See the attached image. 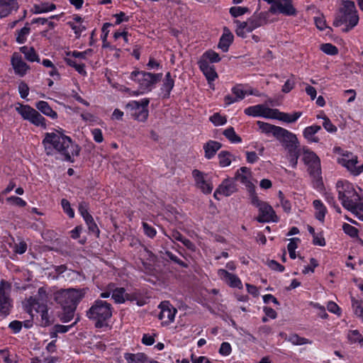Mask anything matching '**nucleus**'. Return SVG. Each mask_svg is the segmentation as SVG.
Listing matches in <instances>:
<instances>
[{
    "instance_id": "nucleus-34",
    "label": "nucleus",
    "mask_w": 363,
    "mask_h": 363,
    "mask_svg": "<svg viewBox=\"0 0 363 363\" xmlns=\"http://www.w3.org/2000/svg\"><path fill=\"white\" fill-rule=\"evenodd\" d=\"M301 155L300 146L286 150V157L292 168L297 167L298 160Z\"/></svg>"
},
{
    "instance_id": "nucleus-64",
    "label": "nucleus",
    "mask_w": 363,
    "mask_h": 363,
    "mask_svg": "<svg viewBox=\"0 0 363 363\" xmlns=\"http://www.w3.org/2000/svg\"><path fill=\"white\" fill-rule=\"evenodd\" d=\"M67 24L74 30L77 38H79L81 33L86 29V27L81 23L79 25H76L74 22L69 21Z\"/></svg>"
},
{
    "instance_id": "nucleus-63",
    "label": "nucleus",
    "mask_w": 363,
    "mask_h": 363,
    "mask_svg": "<svg viewBox=\"0 0 363 363\" xmlns=\"http://www.w3.org/2000/svg\"><path fill=\"white\" fill-rule=\"evenodd\" d=\"M6 201L11 204L24 207L26 206V202L20 197L11 196L6 199Z\"/></svg>"
},
{
    "instance_id": "nucleus-6",
    "label": "nucleus",
    "mask_w": 363,
    "mask_h": 363,
    "mask_svg": "<svg viewBox=\"0 0 363 363\" xmlns=\"http://www.w3.org/2000/svg\"><path fill=\"white\" fill-rule=\"evenodd\" d=\"M250 203L254 206L257 207L259 211V214L255 218L259 223H277L279 218L273 208L267 202L261 201L255 191H252L250 197Z\"/></svg>"
},
{
    "instance_id": "nucleus-43",
    "label": "nucleus",
    "mask_w": 363,
    "mask_h": 363,
    "mask_svg": "<svg viewBox=\"0 0 363 363\" xmlns=\"http://www.w3.org/2000/svg\"><path fill=\"white\" fill-rule=\"evenodd\" d=\"M203 59L206 62H210L211 63H216L221 60L219 55L212 50H207L202 55L200 60Z\"/></svg>"
},
{
    "instance_id": "nucleus-54",
    "label": "nucleus",
    "mask_w": 363,
    "mask_h": 363,
    "mask_svg": "<svg viewBox=\"0 0 363 363\" xmlns=\"http://www.w3.org/2000/svg\"><path fill=\"white\" fill-rule=\"evenodd\" d=\"M210 121L216 126L224 125L227 122L226 118L218 113H216L211 116L210 117Z\"/></svg>"
},
{
    "instance_id": "nucleus-53",
    "label": "nucleus",
    "mask_w": 363,
    "mask_h": 363,
    "mask_svg": "<svg viewBox=\"0 0 363 363\" xmlns=\"http://www.w3.org/2000/svg\"><path fill=\"white\" fill-rule=\"evenodd\" d=\"M309 305L312 306L313 308L317 310L318 315L321 318H327L328 315L325 311V308L323 306H321L318 303L311 301Z\"/></svg>"
},
{
    "instance_id": "nucleus-40",
    "label": "nucleus",
    "mask_w": 363,
    "mask_h": 363,
    "mask_svg": "<svg viewBox=\"0 0 363 363\" xmlns=\"http://www.w3.org/2000/svg\"><path fill=\"white\" fill-rule=\"evenodd\" d=\"M63 308V313L60 316V320L64 323L69 322L74 315L76 308L73 306H62Z\"/></svg>"
},
{
    "instance_id": "nucleus-7",
    "label": "nucleus",
    "mask_w": 363,
    "mask_h": 363,
    "mask_svg": "<svg viewBox=\"0 0 363 363\" xmlns=\"http://www.w3.org/2000/svg\"><path fill=\"white\" fill-rule=\"evenodd\" d=\"M234 23L235 24V33L238 36L244 38L248 33L265 24L266 20L264 14L261 13L252 16L246 21L241 22L235 20Z\"/></svg>"
},
{
    "instance_id": "nucleus-4",
    "label": "nucleus",
    "mask_w": 363,
    "mask_h": 363,
    "mask_svg": "<svg viewBox=\"0 0 363 363\" xmlns=\"http://www.w3.org/2000/svg\"><path fill=\"white\" fill-rule=\"evenodd\" d=\"M302 151V160L308 167V172L313 178L314 185L317 188L321 187L323 186V180L320 158L314 152L311 151L306 147H303Z\"/></svg>"
},
{
    "instance_id": "nucleus-42",
    "label": "nucleus",
    "mask_w": 363,
    "mask_h": 363,
    "mask_svg": "<svg viewBox=\"0 0 363 363\" xmlns=\"http://www.w3.org/2000/svg\"><path fill=\"white\" fill-rule=\"evenodd\" d=\"M352 213H353L357 218L363 220V201H357L353 206L348 209Z\"/></svg>"
},
{
    "instance_id": "nucleus-37",
    "label": "nucleus",
    "mask_w": 363,
    "mask_h": 363,
    "mask_svg": "<svg viewBox=\"0 0 363 363\" xmlns=\"http://www.w3.org/2000/svg\"><path fill=\"white\" fill-rule=\"evenodd\" d=\"M124 358L128 363H146L147 361V356L144 353H125Z\"/></svg>"
},
{
    "instance_id": "nucleus-15",
    "label": "nucleus",
    "mask_w": 363,
    "mask_h": 363,
    "mask_svg": "<svg viewBox=\"0 0 363 363\" xmlns=\"http://www.w3.org/2000/svg\"><path fill=\"white\" fill-rule=\"evenodd\" d=\"M192 176L195 181L196 186L199 189L203 194L211 193L213 186L212 183L207 179V175L203 172L194 169L192 171Z\"/></svg>"
},
{
    "instance_id": "nucleus-33",
    "label": "nucleus",
    "mask_w": 363,
    "mask_h": 363,
    "mask_svg": "<svg viewBox=\"0 0 363 363\" xmlns=\"http://www.w3.org/2000/svg\"><path fill=\"white\" fill-rule=\"evenodd\" d=\"M233 34L227 30V32H224L221 35L218 48L220 49L223 52H225L228 50L230 45L233 43Z\"/></svg>"
},
{
    "instance_id": "nucleus-16",
    "label": "nucleus",
    "mask_w": 363,
    "mask_h": 363,
    "mask_svg": "<svg viewBox=\"0 0 363 363\" xmlns=\"http://www.w3.org/2000/svg\"><path fill=\"white\" fill-rule=\"evenodd\" d=\"M27 311L33 316V311H35L37 313H40L43 320H48V313L47 308V303L39 300L36 298L30 297L27 300Z\"/></svg>"
},
{
    "instance_id": "nucleus-46",
    "label": "nucleus",
    "mask_w": 363,
    "mask_h": 363,
    "mask_svg": "<svg viewBox=\"0 0 363 363\" xmlns=\"http://www.w3.org/2000/svg\"><path fill=\"white\" fill-rule=\"evenodd\" d=\"M65 62L68 65L74 67L80 74L84 76L86 75L84 64H79L75 60L71 58H66Z\"/></svg>"
},
{
    "instance_id": "nucleus-31",
    "label": "nucleus",
    "mask_w": 363,
    "mask_h": 363,
    "mask_svg": "<svg viewBox=\"0 0 363 363\" xmlns=\"http://www.w3.org/2000/svg\"><path fill=\"white\" fill-rule=\"evenodd\" d=\"M174 86V79L172 77L170 72H167L163 80L161 87V91L164 98H168L170 95L171 91Z\"/></svg>"
},
{
    "instance_id": "nucleus-20",
    "label": "nucleus",
    "mask_w": 363,
    "mask_h": 363,
    "mask_svg": "<svg viewBox=\"0 0 363 363\" xmlns=\"http://www.w3.org/2000/svg\"><path fill=\"white\" fill-rule=\"evenodd\" d=\"M218 275L221 280L233 288L242 289V284L240 278L232 273L228 272L224 269L218 270Z\"/></svg>"
},
{
    "instance_id": "nucleus-38",
    "label": "nucleus",
    "mask_w": 363,
    "mask_h": 363,
    "mask_svg": "<svg viewBox=\"0 0 363 363\" xmlns=\"http://www.w3.org/2000/svg\"><path fill=\"white\" fill-rule=\"evenodd\" d=\"M30 33V28L28 23H26L23 28L16 30V40L18 44H23L26 42L27 38Z\"/></svg>"
},
{
    "instance_id": "nucleus-41",
    "label": "nucleus",
    "mask_w": 363,
    "mask_h": 363,
    "mask_svg": "<svg viewBox=\"0 0 363 363\" xmlns=\"http://www.w3.org/2000/svg\"><path fill=\"white\" fill-rule=\"evenodd\" d=\"M223 135L232 143H240L242 141L241 138L236 134L233 127H229L225 129L223 132Z\"/></svg>"
},
{
    "instance_id": "nucleus-52",
    "label": "nucleus",
    "mask_w": 363,
    "mask_h": 363,
    "mask_svg": "<svg viewBox=\"0 0 363 363\" xmlns=\"http://www.w3.org/2000/svg\"><path fill=\"white\" fill-rule=\"evenodd\" d=\"M317 117L318 118L323 119V126L327 131L330 133H335L337 131V128L332 123L330 120L325 115H318Z\"/></svg>"
},
{
    "instance_id": "nucleus-26",
    "label": "nucleus",
    "mask_w": 363,
    "mask_h": 363,
    "mask_svg": "<svg viewBox=\"0 0 363 363\" xmlns=\"http://www.w3.org/2000/svg\"><path fill=\"white\" fill-rule=\"evenodd\" d=\"M17 9L16 0H0V18L6 17L13 10Z\"/></svg>"
},
{
    "instance_id": "nucleus-61",
    "label": "nucleus",
    "mask_w": 363,
    "mask_h": 363,
    "mask_svg": "<svg viewBox=\"0 0 363 363\" xmlns=\"http://www.w3.org/2000/svg\"><path fill=\"white\" fill-rule=\"evenodd\" d=\"M142 225L144 230V233L147 237L150 238H153L155 237L157 231L154 227H152L151 225L148 224L146 222H143Z\"/></svg>"
},
{
    "instance_id": "nucleus-51",
    "label": "nucleus",
    "mask_w": 363,
    "mask_h": 363,
    "mask_svg": "<svg viewBox=\"0 0 363 363\" xmlns=\"http://www.w3.org/2000/svg\"><path fill=\"white\" fill-rule=\"evenodd\" d=\"M78 320H79V318H77L76 319V320L72 325H55L54 327L55 332L51 334V337H56L57 333H67L74 325H75L78 322Z\"/></svg>"
},
{
    "instance_id": "nucleus-44",
    "label": "nucleus",
    "mask_w": 363,
    "mask_h": 363,
    "mask_svg": "<svg viewBox=\"0 0 363 363\" xmlns=\"http://www.w3.org/2000/svg\"><path fill=\"white\" fill-rule=\"evenodd\" d=\"M35 13H42L52 11L56 9V6L54 4L50 3H42L34 6Z\"/></svg>"
},
{
    "instance_id": "nucleus-49",
    "label": "nucleus",
    "mask_w": 363,
    "mask_h": 363,
    "mask_svg": "<svg viewBox=\"0 0 363 363\" xmlns=\"http://www.w3.org/2000/svg\"><path fill=\"white\" fill-rule=\"evenodd\" d=\"M143 256L147 258L150 263L143 262V264L147 270L150 272L152 269V265L151 263H154L156 261V256L150 250L145 249L144 251Z\"/></svg>"
},
{
    "instance_id": "nucleus-29",
    "label": "nucleus",
    "mask_w": 363,
    "mask_h": 363,
    "mask_svg": "<svg viewBox=\"0 0 363 363\" xmlns=\"http://www.w3.org/2000/svg\"><path fill=\"white\" fill-rule=\"evenodd\" d=\"M35 107L43 114L52 119H56L57 118V112L50 107L47 101H40L35 104Z\"/></svg>"
},
{
    "instance_id": "nucleus-22",
    "label": "nucleus",
    "mask_w": 363,
    "mask_h": 363,
    "mask_svg": "<svg viewBox=\"0 0 363 363\" xmlns=\"http://www.w3.org/2000/svg\"><path fill=\"white\" fill-rule=\"evenodd\" d=\"M11 65L16 74L23 77L30 69V67L23 60L18 53H13L11 57Z\"/></svg>"
},
{
    "instance_id": "nucleus-62",
    "label": "nucleus",
    "mask_w": 363,
    "mask_h": 363,
    "mask_svg": "<svg viewBox=\"0 0 363 363\" xmlns=\"http://www.w3.org/2000/svg\"><path fill=\"white\" fill-rule=\"evenodd\" d=\"M93 54L92 49H87L83 52L73 51L71 53H68V55H71L75 58L86 59L87 56H91Z\"/></svg>"
},
{
    "instance_id": "nucleus-17",
    "label": "nucleus",
    "mask_w": 363,
    "mask_h": 363,
    "mask_svg": "<svg viewBox=\"0 0 363 363\" xmlns=\"http://www.w3.org/2000/svg\"><path fill=\"white\" fill-rule=\"evenodd\" d=\"M277 139L286 150L300 146L296 135L285 128L282 129L279 136L277 137Z\"/></svg>"
},
{
    "instance_id": "nucleus-56",
    "label": "nucleus",
    "mask_w": 363,
    "mask_h": 363,
    "mask_svg": "<svg viewBox=\"0 0 363 363\" xmlns=\"http://www.w3.org/2000/svg\"><path fill=\"white\" fill-rule=\"evenodd\" d=\"M320 50L327 55H335L337 54L338 49L330 43H325L321 45Z\"/></svg>"
},
{
    "instance_id": "nucleus-39",
    "label": "nucleus",
    "mask_w": 363,
    "mask_h": 363,
    "mask_svg": "<svg viewBox=\"0 0 363 363\" xmlns=\"http://www.w3.org/2000/svg\"><path fill=\"white\" fill-rule=\"evenodd\" d=\"M285 340L291 342L294 345H303L312 343L310 340L300 337L296 333L290 335L288 337H286Z\"/></svg>"
},
{
    "instance_id": "nucleus-25",
    "label": "nucleus",
    "mask_w": 363,
    "mask_h": 363,
    "mask_svg": "<svg viewBox=\"0 0 363 363\" xmlns=\"http://www.w3.org/2000/svg\"><path fill=\"white\" fill-rule=\"evenodd\" d=\"M257 124L262 133L266 135L272 134L276 138L277 136H279V133L283 129V128L280 126H277L260 121H258Z\"/></svg>"
},
{
    "instance_id": "nucleus-58",
    "label": "nucleus",
    "mask_w": 363,
    "mask_h": 363,
    "mask_svg": "<svg viewBox=\"0 0 363 363\" xmlns=\"http://www.w3.org/2000/svg\"><path fill=\"white\" fill-rule=\"evenodd\" d=\"M248 11L249 9L247 7L233 6L230 9V13L235 18L242 16Z\"/></svg>"
},
{
    "instance_id": "nucleus-12",
    "label": "nucleus",
    "mask_w": 363,
    "mask_h": 363,
    "mask_svg": "<svg viewBox=\"0 0 363 363\" xmlns=\"http://www.w3.org/2000/svg\"><path fill=\"white\" fill-rule=\"evenodd\" d=\"M11 285L2 280L0 283V315L6 317L10 313L12 301L10 298Z\"/></svg>"
},
{
    "instance_id": "nucleus-35",
    "label": "nucleus",
    "mask_w": 363,
    "mask_h": 363,
    "mask_svg": "<svg viewBox=\"0 0 363 363\" xmlns=\"http://www.w3.org/2000/svg\"><path fill=\"white\" fill-rule=\"evenodd\" d=\"M313 207L315 210V216L320 222H323L325 214L327 213L326 207L320 200H314L313 202Z\"/></svg>"
},
{
    "instance_id": "nucleus-27",
    "label": "nucleus",
    "mask_w": 363,
    "mask_h": 363,
    "mask_svg": "<svg viewBox=\"0 0 363 363\" xmlns=\"http://www.w3.org/2000/svg\"><path fill=\"white\" fill-rule=\"evenodd\" d=\"M274 111L276 112L274 113L275 117H272V119H278L279 121L288 123H292L296 122L302 115L301 112H294L292 114L280 112L278 109H274Z\"/></svg>"
},
{
    "instance_id": "nucleus-48",
    "label": "nucleus",
    "mask_w": 363,
    "mask_h": 363,
    "mask_svg": "<svg viewBox=\"0 0 363 363\" xmlns=\"http://www.w3.org/2000/svg\"><path fill=\"white\" fill-rule=\"evenodd\" d=\"M220 167H228L231 164V155L229 152L221 151L218 155Z\"/></svg>"
},
{
    "instance_id": "nucleus-21",
    "label": "nucleus",
    "mask_w": 363,
    "mask_h": 363,
    "mask_svg": "<svg viewBox=\"0 0 363 363\" xmlns=\"http://www.w3.org/2000/svg\"><path fill=\"white\" fill-rule=\"evenodd\" d=\"M111 297L116 303H123L126 301H133L137 300L135 293H126L124 288H116L112 291Z\"/></svg>"
},
{
    "instance_id": "nucleus-30",
    "label": "nucleus",
    "mask_w": 363,
    "mask_h": 363,
    "mask_svg": "<svg viewBox=\"0 0 363 363\" xmlns=\"http://www.w3.org/2000/svg\"><path fill=\"white\" fill-rule=\"evenodd\" d=\"M320 129L321 127L318 125L308 126L303 130V135L309 143H318L319 141V138L315 136V134Z\"/></svg>"
},
{
    "instance_id": "nucleus-59",
    "label": "nucleus",
    "mask_w": 363,
    "mask_h": 363,
    "mask_svg": "<svg viewBox=\"0 0 363 363\" xmlns=\"http://www.w3.org/2000/svg\"><path fill=\"white\" fill-rule=\"evenodd\" d=\"M79 212L84 219L91 216L89 213V203L86 201H81L78 207Z\"/></svg>"
},
{
    "instance_id": "nucleus-5",
    "label": "nucleus",
    "mask_w": 363,
    "mask_h": 363,
    "mask_svg": "<svg viewBox=\"0 0 363 363\" xmlns=\"http://www.w3.org/2000/svg\"><path fill=\"white\" fill-rule=\"evenodd\" d=\"M336 189L338 199L347 210L352 207L357 201L361 200V196L356 191L354 185L346 180L338 181L336 184Z\"/></svg>"
},
{
    "instance_id": "nucleus-2",
    "label": "nucleus",
    "mask_w": 363,
    "mask_h": 363,
    "mask_svg": "<svg viewBox=\"0 0 363 363\" xmlns=\"http://www.w3.org/2000/svg\"><path fill=\"white\" fill-rule=\"evenodd\" d=\"M359 22V16L354 4V2L350 0H342L333 22V26L338 27L342 25L345 26L343 29L345 32H348L354 28Z\"/></svg>"
},
{
    "instance_id": "nucleus-55",
    "label": "nucleus",
    "mask_w": 363,
    "mask_h": 363,
    "mask_svg": "<svg viewBox=\"0 0 363 363\" xmlns=\"http://www.w3.org/2000/svg\"><path fill=\"white\" fill-rule=\"evenodd\" d=\"M324 196H325V201L328 203V204L330 205L332 207H333L338 213H341V208L336 203L335 197L333 195V194L329 193V192H325Z\"/></svg>"
},
{
    "instance_id": "nucleus-1",
    "label": "nucleus",
    "mask_w": 363,
    "mask_h": 363,
    "mask_svg": "<svg viewBox=\"0 0 363 363\" xmlns=\"http://www.w3.org/2000/svg\"><path fill=\"white\" fill-rule=\"evenodd\" d=\"M48 155L60 154L67 162H73L79 153V147L72 139L60 131L46 133L42 142Z\"/></svg>"
},
{
    "instance_id": "nucleus-45",
    "label": "nucleus",
    "mask_w": 363,
    "mask_h": 363,
    "mask_svg": "<svg viewBox=\"0 0 363 363\" xmlns=\"http://www.w3.org/2000/svg\"><path fill=\"white\" fill-rule=\"evenodd\" d=\"M90 233L95 235L96 237L99 236L100 230L95 223L92 216L84 219Z\"/></svg>"
},
{
    "instance_id": "nucleus-10",
    "label": "nucleus",
    "mask_w": 363,
    "mask_h": 363,
    "mask_svg": "<svg viewBox=\"0 0 363 363\" xmlns=\"http://www.w3.org/2000/svg\"><path fill=\"white\" fill-rule=\"evenodd\" d=\"M86 292V289H69L60 292L56 299L62 306H73L76 308L77 304L84 298Z\"/></svg>"
},
{
    "instance_id": "nucleus-11",
    "label": "nucleus",
    "mask_w": 363,
    "mask_h": 363,
    "mask_svg": "<svg viewBox=\"0 0 363 363\" xmlns=\"http://www.w3.org/2000/svg\"><path fill=\"white\" fill-rule=\"evenodd\" d=\"M148 104L149 100L147 99L141 101H131L126 105V109L133 118L140 122H145L149 115Z\"/></svg>"
},
{
    "instance_id": "nucleus-36",
    "label": "nucleus",
    "mask_w": 363,
    "mask_h": 363,
    "mask_svg": "<svg viewBox=\"0 0 363 363\" xmlns=\"http://www.w3.org/2000/svg\"><path fill=\"white\" fill-rule=\"evenodd\" d=\"M20 51L29 62H40V57L33 47L23 46L20 48Z\"/></svg>"
},
{
    "instance_id": "nucleus-19",
    "label": "nucleus",
    "mask_w": 363,
    "mask_h": 363,
    "mask_svg": "<svg viewBox=\"0 0 363 363\" xmlns=\"http://www.w3.org/2000/svg\"><path fill=\"white\" fill-rule=\"evenodd\" d=\"M251 178L252 172L250 169L247 167H242L236 171L233 179L240 182L248 188L250 196L252 191H255L254 185L251 182Z\"/></svg>"
},
{
    "instance_id": "nucleus-8",
    "label": "nucleus",
    "mask_w": 363,
    "mask_h": 363,
    "mask_svg": "<svg viewBox=\"0 0 363 363\" xmlns=\"http://www.w3.org/2000/svg\"><path fill=\"white\" fill-rule=\"evenodd\" d=\"M162 77V73L152 74L143 71H133L130 74V79L138 84L141 94L150 91Z\"/></svg>"
},
{
    "instance_id": "nucleus-14",
    "label": "nucleus",
    "mask_w": 363,
    "mask_h": 363,
    "mask_svg": "<svg viewBox=\"0 0 363 363\" xmlns=\"http://www.w3.org/2000/svg\"><path fill=\"white\" fill-rule=\"evenodd\" d=\"M244 113L250 116L272 119V117H275L274 113L276 112L274 108H270L263 104H258L247 107L245 109Z\"/></svg>"
},
{
    "instance_id": "nucleus-32",
    "label": "nucleus",
    "mask_w": 363,
    "mask_h": 363,
    "mask_svg": "<svg viewBox=\"0 0 363 363\" xmlns=\"http://www.w3.org/2000/svg\"><path fill=\"white\" fill-rule=\"evenodd\" d=\"M357 286L361 290L363 298V284L359 283L357 284ZM351 301L352 308L353 309L354 314L359 318H360L363 322V301H359L358 300L352 297Z\"/></svg>"
},
{
    "instance_id": "nucleus-47",
    "label": "nucleus",
    "mask_w": 363,
    "mask_h": 363,
    "mask_svg": "<svg viewBox=\"0 0 363 363\" xmlns=\"http://www.w3.org/2000/svg\"><path fill=\"white\" fill-rule=\"evenodd\" d=\"M231 91L238 101L242 100L247 94V91L244 90L242 84L235 85L232 88Z\"/></svg>"
},
{
    "instance_id": "nucleus-57",
    "label": "nucleus",
    "mask_w": 363,
    "mask_h": 363,
    "mask_svg": "<svg viewBox=\"0 0 363 363\" xmlns=\"http://www.w3.org/2000/svg\"><path fill=\"white\" fill-rule=\"evenodd\" d=\"M342 230L345 232V233H346L351 238H357L358 236V230L355 227L351 225L350 224L344 223L342 225Z\"/></svg>"
},
{
    "instance_id": "nucleus-24",
    "label": "nucleus",
    "mask_w": 363,
    "mask_h": 363,
    "mask_svg": "<svg viewBox=\"0 0 363 363\" xmlns=\"http://www.w3.org/2000/svg\"><path fill=\"white\" fill-rule=\"evenodd\" d=\"M198 64L208 81H214L218 77L213 66L211 65L208 62H206L204 59L199 60Z\"/></svg>"
},
{
    "instance_id": "nucleus-9",
    "label": "nucleus",
    "mask_w": 363,
    "mask_h": 363,
    "mask_svg": "<svg viewBox=\"0 0 363 363\" xmlns=\"http://www.w3.org/2000/svg\"><path fill=\"white\" fill-rule=\"evenodd\" d=\"M16 111L21 115L23 120L29 121L33 125L46 128L45 118L35 108L29 105H24L18 103L16 106Z\"/></svg>"
},
{
    "instance_id": "nucleus-13",
    "label": "nucleus",
    "mask_w": 363,
    "mask_h": 363,
    "mask_svg": "<svg viewBox=\"0 0 363 363\" xmlns=\"http://www.w3.org/2000/svg\"><path fill=\"white\" fill-rule=\"evenodd\" d=\"M160 312L158 315L159 319L162 325H169L174 320L177 309L172 306L169 301H162L159 305Z\"/></svg>"
},
{
    "instance_id": "nucleus-23",
    "label": "nucleus",
    "mask_w": 363,
    "mask_h": 363,
    "mask_svg": "<svg viewBox=\"0 0 363 363\" xmlns=\"http://www.w3.org/2000/svg\"><path fill=\"white\" fill-rule=\"evenodd\" d=\"M338 163L346 167L351 173L357 164V157L352 152H346L343 153L337 160Z\"/></svg>"
},
{
    "instance_id": "nucleus-28",
    "label": "nucleus",
    "mask_w": 363,
    "mask_h": 363,
    "mask_svg": "<svg viewBox=\"0 0 363 363\" xmlns=\"http://www.w3.org/2000/svg\"><path fill=\"white\" fill-rule=\"evenodd\" d=\"M222 147V145L215 140H209L203 145L205 157L208 160L213 158L218 150Z\"/></svg>"
},
{
    "instance_id": "nucleus-60",
    "label": "nucleus",
    "mask_w": 363,
    "mask_h": 363,
    "mask_svg": "<svg viewBox=\"0 0 363 363\" xmlns=\"http://www.w3.org/2000/svg\"><path fill=\"white\" fill-rule=\"evenodd\" d=\"M61 205L64 212L67 213L69 218H72L74 217V211L71 208L70 203L68 200L62 199L61 201Z\"/></svg>"
},
{
    "instance_id": "nucleus-50",
    "label": "nucleus",
    "mask_w": 363,
    "mask_h": 363,
    "mask_svg": "<svg viewBox=\"0 0 363 363\" xmlns=\"http://www.w3.org/2000/svg\"><path fill=\"white\" fill-rule=\"evenodd\" d=\"M299 242H300L299 238H294L290 240V242L287 245V250L289 251V256L293 259L296 257V250L298 247V243Z\"/></svg>"
},
{
    "instance_id": "nucleus-18",
    "label": "nucleus",
    "mask_w": 363,
    "mask_h": 363,
    "mask_svg": "<svg viewBox=\"0 0 363 363\" xmlns=\"http://www.w3.org/2000/svg\"><path fill=\"white\" fill-rule=\"evenodd\" d=\"M236 185L233 179H225L218 186L213 194V196L216 200H220L219 195L229 196L236 191Z\"/></svg>"
},
{
    "instance_id": "nucleus-3",
    "label": "nucleus",
    "mask_w": 363,
    "mask_h": 363,
    "mask_svg": "<svg viewBox=\"0 0 363 363\" xmlns=\"http://www.w3.org/2000/svg\"><path fill=\"white\" fill-rule=\"evenodd\" d=\"M113 308L111 303L101 299L96 300L86 312L89 319L95 321V326L101 328L106 326L111 318Z\"/></svg>"
}]
</instances>
